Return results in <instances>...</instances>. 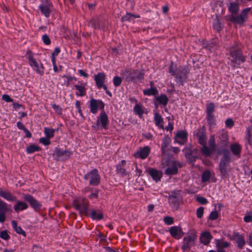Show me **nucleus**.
I'll return each instance as SVG.
<instances>
[{"instance_id":"f257e3e1","label":"nucleus","mask_w":252,"mask_h":252,"mask_svg":"<svg viewBox=\"0 0 252 252\" xmlns=\"http://www.w3.org/2000/svg\"><path fill=\"white\" fill-rule=\"evenodd\" d=\"M0 196L8 201L16 202V203L14 206V209L17 213L26 210L28 207V205L26 203L17 200L16 196L12 194L10 191L3 189L1 188H0Z\"/></svg>"},{"instance_id":"f03ea898","label":"nucleus","mask_w":252,"mask_h":252,"mask_svg":"<svg viewBox=\"0 0 252 252\" xmlns=\"http://www.w3.org/2000/svg\"><path fill=\"white\" fill-rule=\"evenodd\" d=\"M229 59L230 65L235 68L245 62V57L243 56L241 50L237 46L231 47L229 50Z\"/></svg>"},{"instance_id":"7ed1b4c3","label":"nucleus","mask_w":252,"mask_h":252,"mask_svg":"<svg viewBox=\"0 0 252 252\" xmlns=\"http://www.w3.org/2000/svg\"><path fill=\"white\" fill-rule=\"evenodd\" d=\"M250 11V8H245L240 14L227 15L225 17V19L227 21H230L234 24L241 26L246 22Z\"/></svg>"},{"instance_id":"20e7f679","label":"nucleus","mask_w":252,"mask_h":252,"mask_svg":"<svg viewBox=\"0 0 252 252\" xmlns=\"http://www.w3.org/2000/svg\"><path fill=\"white\" fill-rule=\"evenodd\" d=\"M26 56L28 59L29 65L33 70L39 75H43L44 73V67L41 62L34 59L33 53L30 50L27 52Z\"/></svg>"},{"instance_id":"39448f33","label":"nucleus","mask_w":252,"mask_h":252,"mask_svg":"<svg viewBox=\"0 0 252 252\" xmlns=\"http://www.w3.org/2000/svg\"><path fill=\"white\" fill-rule=\"evenodd\" d=\"M122 75L123 78L127 82L133 81L135 80H141L144 78V73L137 69H126L122 73Z\"/></svg>"},{"instance_id":"423d86ee","label":"nucleus","mask_w":252,"mask_h":252,"mask_svg":"<svg viewBox=\"0 0 252 252\" xmlns=\"http://www.w3.org/2000/svg\"><path fill=\"white\" fill-rule=\"evenodd\" d=\"M230 157L229 153H225L221 158L219 164V169L222 177H226L230 172L229 166Z\"/></svg>"},{"instance_id":"0eeeda50","label":"nucleus","mask_w":252,"mask_h":252,"mask_svg":"<svg viewBox=\"0 0 252 252\" xmlns=\"http://www.w3.org/2000/svg\"><path fill=\"white\" fill-rule=\"evenodd\" d=\"M86 180H88L89 184L92 186H98L100 182V176L96 169H94L87 173L84 177Z\"/></svg>"},{"instance_id":"6e6552de","label":"nucleus","mask_w":252,"mask_h":252,"mask_svg":"<svg viewBox=\"0 0 252 252\" xmlns=\"http://www.w3.org/2000/svg\"><path fill=\"white\" fill-rule=\"evenodd\" d=\"M108 123V116L106 113L102 111L97 117L96 122L92 126V127L95 130L99 129L100 127L104 129H107Z\"/></svg>"},{"instance_id":"1a4fd4ad","label":"nucleus","mask_w":252,"mask_h":252,"mask_svg":"<svg viewBox=\"0 0 252 252\" xmlns=\"http://www.w3.org/2000/svg\"><path fill=\"white\" fill-rule=\"evenodd\" d=\"M215 104L211 102L206 106V119L210 128H213L216 125V119L214 114Z\"/></svg>"},{"instance_id":"9d476101","label":"nucleus","mask_w":252,"mask_h":252,"mask_svg":"<svg viewBox=\"0 0 252 252\" xmlns=\"http://www.w3.org/2000/svg\"><path fill=\"white\" fill-rule=\"evenodd\" d=\"M73 205L80 213H88L89 202L85 198L79 197L74 200Z\"/></svg>"},{"instance_id":"9b49d317","label":"nucleus","mask_w":252,"mask_h":252,"mask_svg":"<svg viewBox=\"0 0 252 252\" xmlns=\"http://www.w3.org/2000/svg\"><path fill=\"white\" fill-rule=\"evenodd\" d=\"M223 4L222 1H218L214 7V10H215L216 8H218L216 9L218 14H216V19L213 22V28L217 32L220 31L222 27V24L221 23L220 19L218 15H220L223 12Z\"/></svg>"},{"instance_id":"f8f14e48","label":"nucleus","mask_w":252,"mask_h":252,"mask_svg":"<svg viewBox=\"0 0 252 252\" xmlns=\"http://www.w3.org/2000/svg\"><path fill=\"white\" fill-rule=\"evenodd\" d=\"M53 4L50 0H42V3L39 6L42 14L46 17H49L53 9Z\"/></svg>"},{"instance_id":"ddd939ff","label":"nucleus","mask_w":252,"mask_h":252,"mask_svg":"<svg viewBox=\"0 0 252 252\" xmlns=\"http://www.w3.org/2000/svg\"><path fill=\"white\" fill-rule=\"evenodd\" d=\"M182 164L176 160H172L168 163V166L165 171V174L168 175H175L178 173V168L182 167Z\"/></svg>"},{"instance_id":"4468645a","label":"nucleus","mask_w":252,"mask_h":252,"mask_svg":"<svg viewBox=\"0 0 252 252\" xmlns=\"http://www.w3.org/2000/svg\"><path fill=\"white\" fill-rule=\"evenodd\" d=\"M90 111L91 113L95 114L98 109H103L104 104L101 100L92 98L90 101Z\"/></svg>"},{"instance_id":"2eb2a0df","label":"nucleus","mask_w":252,"mask_h":252,"mask_svg":"<svg viewBox=\"0 0 252 252\" xmlns=\"http://www.w3.org/2000/svg\"><path fill=\"white\" fill-rule=\"evenodd\" d=\"M193 135L197 139L198 142L201 145L206 144L207 136L204 126H202L196 129L194 132Z\"/></svg>"},{"instance_id":"dca6fc26","label":"nucleus","mask_w":252,"mask_h":252,"mask_svg":"<svg viewBox=\"0 0 252 252\" xmlns=\"http://www.w3.org/2000/svg\"><path fill=\"white\" fill-rule=\"evenodd\" d=\"M72 152L69 150H63L60 148H56L54 156L57 160H64L69 158Z\"/></svg>"},{"instance_id":"f3484780","label":"nucleus","mask_w":252,"mask_h":252,"mask_svg":"<svg viewBox=\"0 0 252 252\" xmlns=\"http://www.w3.org/2000/svg\"><path fill=\"white\" fill-rule=\"evenodd\" d=\"M24 199L28 201L31 207L35 211H38L41 207V204L35 199L30 194H26L24 196Z\"/></svg>"},{"instance_id":"a211bd4d","label":"nucleus","mask_w":252,"mask_h":252,"mask_svg":"<svg viewBox=\"0 0 252 252\" xmlns=\"http://www.w3.org/2000/svg\"><path fill=\"white\" fill-rule=\"evenodd\" d=\"M10 210L8 205L0 199V223H3L6 220V213Z\"/></svg>"},{"instance_id":"6ab92c4d","label":"nucleus","mask_w":252,"mask_h":252,"mask_svg":"<svg viewBox=\"0 0 252 252\" xmlns=\"http://www.w3.org/2000/svg\"><path fill=\"white\" fill-rule=\"evenodd\" d=\"M169 232L172 237L176 239H181L184 235L181 227L178 226H173L170 228Z\"/></svg>"},{"instance_id":"aec40b11","label":"nucleus","mask_w":252,"mask_h":252,"mask_svg":"<svg viewBox=\"0 0 252 252\" xmlns=\"http://www.w3.org/2000/svg\"><path fill=\"white\" fill-rule=\"evenodd\" d=\"M73 88L77 91L76 96H84L86 94V83L79 81L78 84L73 85Z\"/></svg>"},{"instance_id":"412c9836","label":"nucleus","mask_w":252,"mask_h":252,"mask_svg":"<svg viewBox=\"0 0 252 252\" xmlns=\"http://www.w3.org/2000/svg\"><path fill=\"white\" fill-rule=\"evenodd\" d=\"M147 172L156 183L160 181L162 177V172L155 168H149Z\"/></svg>"},{"instance_id":"4be33fe9","label":"nucleus","mask_w":252,"mask_h":252,"mask_svg":"<svg viewBox=\"0 0 252 252\" xmlns=\"http://www.w3.org/2000/svg\"><path fill=\"white\" fill-rule=\"evenodd\" d=\"M188 138V133L186 131L181 130L178 132L175 136V141L180 145L184 144Z\"/></svg>"},{"instance_id":"5701e85b","label":"nucleus","mask_w":252,"mask_h":252,"mask_svg":"<svg viewBox=\"0 0 252 252\" xmlns=\"http://www.w3.org/2000/svg\"><path fill=\"white\" fill-rule=\"evenodd\" d=\"M151 149L149 147L145 146L143 148H140L137 151L135 156L136 158H139L141 159H145L148 157L150 154Z\"/></svg>"},{"instance_id":"b1692460","label":"nucleus","mask_w":252,"mask_h":252,"mask_svg":"<svg viewBox=\"0 0 252 252\" xmlns=\"http://www.w3.org/2000/svg\"><path fill=\"white\" fill-rule=\"evenodd\" d=\"M106 75L104 72H99L94 76L96 86L98 89H100L105 82Z\"/></svg>"},{"instance_id":"393cba45","label":"nucleus","mask_w":252,"mask_h":252,"mask_svg":"<svg viewBox=\"0 0 252 252\" xmlns=\"http://www.w3.org/2000/svg\"><path fill=\"white\" fill-rule=\"evenodd\" d=\"M233 239L237 244V246L240 249H242L246 244V241L244 236L238 232L233 233Z\"/></svg>"},{"instance_id":"a878e982","label":"nucleus","mask_w":252,"mask_h":252,"mask_svg":"<svg viewBox=\"0 0 252 252\" xmlns=\"http://www.w3.org/2000/svg\"><path fill=\"white\" fill-rule=\"evenodd\" d=\"M213 237L209 231H204L201 234L200 237V242L205 245H208Z\"/></svg>"},{"instance_id":"bb28decb","label":"nucleus","mask_w":252,"mask_h":252,"mask_svg":"<svg viewBox=\"0 0 252 252\" xmlns=\"http://www.w3.org/2000/svg\"><path fill=\"white\" fill-rule=\"evenodd\" d=\"M242 149V146L238 143H234L230 146V149L232 153L238 158L240 157Z\"/></svg>"},{"instance_id":"cd10ccee","label":"nucleus","mask_w":252,"mask_h":252,"mask_svg":"<svg viewBox=\"0 0 252 252\" xmlns=\"http://www.w3.org/2000/svg\"><path fill=\"white\" fill-rule=\"evenodd\" d=\"M183 244L182 249L184 252L189 250L194 245L193 239L190 236L185 237L183 239Z\"/></svg>"},{"instance_id":"c85d7f7f","label":"nucleus","mask_w":252,"mask_h":252,"mask_svg":"<svg viewBox=\"0 0 252 252\" xmlns=\"http://www.w3.org/2000/svg\"><path fill=\"white\" fill-rule=\"evenodd\" d=\"M155 99L157 100V101L155 102V105L156 107L158 106L159 104H162L164 106L166 105L168 101L167 96L164 94H162L159 96L156 97Z\"/></svg>"},{"instance_id":"c756f323","label":"nucleus","mask_w":252,"mask_h":252,"mask_svg":"<svg viewBox=\"0 0 252 252\" xmlns=\"http://www.w3.org/2000/svg\"><path fill=\"white\" fill-rule=\"evenodd\" d=\"M154 119L156 126L160 129H163V119L161 115L158 113L156 112L154 114Z\"/></svg>"},{"instance_id":"7c9ffc66","label":"nucleus","mask_w":252,"mask_h":252,"mask_svg":"<svg viewBox=\"0 0 252 252\" xmlns=\"http://www.w3.org/2000/svg\"><path fill=\"white\" fill-rule=\"evenodd\" d=\"M168 202L170 206L174 209H177L179 205V198L175 195H169Z\"/></svg>"},{"instance_id":"2f4dec72","label":"nucleus","mask_w":252,"mask_h":252,"mask_svg":"<svg viewBox=\"0 0 252 252\" xmlns=\"http://www.w3.org/2000/svg\"><path fill=\"white\" fill-rule=\"evenodd\" d=\"M228 11L232 15L236 14L239 11V4L235 2L230 3Z\"/></svg>"},{"instance_id":"473e14b6","label":"nucleus","mask_w":252,"mask_h":252,"mask_svg":"<svg viewBox=\"0 0 252 252\" xmlns=\"http://www.w3.org/2000/svg\"><path fill=\"white\" fill-rule=\"evenodd\" d=\"M246 139L247 140L248 143L252 145V124L251 126L247 127L246 130Z\"/></svg>"},{"instance_id":"72a5a7b5","label":"nucleus","mask_w":252,"mask_h":252,"mask_svg":"<svg viewBox=\"0 0 252 252\" xmlns=\"http://www.w3.org/2000/svg\"><path fill=\"white\" fill-rule=\"evenodd\" d=\"M158 93V89L156 87H151L149 89L143 90V94L145 95H155Z\"/></svg>"},{"instance_id":"f704fd0d","label":"nucleus","mask_w":252,"mask_h":252,"mask_svg":"<svg viewBox=\"0 0 252 252\" xmlns=\"http://www.w3.org/2000/svg\"><path fill=\"white\" fill-rule=\"evenodd\" d=\"M11 224L13 228L18 234H22L24 236L26 235L25 232L22 229L20 226L17 225V222L13 220L11 221Z\"/></svg>"},{"instance_id":"c9c22d12","label":"nucleus","mask_w":252,"mask_h":252,"mask_svg":"<svg viewBox=\"0 0 252 252\" xmlns=\"http://www.w3.org/2000/svg\"><path fill=\"white\" fill-rule=\"evenodd\" d=\"M202 146L203 147L201 149V153L206 157L210 156L212 153L214 151V150H212L211 148L207 147L206 144H204V145Z\"/></svg>"},{"instance_id":"e433bc0d","label":"nucleus","mask_w":252,"mask_h":252,"mask_svg":"<svg viewBox=\"0 0 252 252\" xmlns=\"http://www.w3.org/2000/svg\"><path fill=\"white\" fill-rule=\"evenodd\" d=\"M173 64L172 63L170 66L169 72L172 76H175L176 78L179 80V82H182L185 80V76L182 77L181 76L176 74L174 69L173 68Z\"/></svg>"},{"instance_id":"4c0bfd02","label":"nucleus","mask_w":252,"mask_h":252,"mask_svg":"<svg viewBox=\"0 0 252 252\" xmlns=\"http://www.w3.org/2000/svg\"><path fill=\"white\" fill-rule=\"evenodd\" d=\"M40 150V147L35 145H31L27 147L26 151L28 154H32L36 151H39Z\"/></svg>"},{"instance_id":"58836bf2","label":"nucleus","mask_w":252,"mask_h":252,"mask_svg":"<svg viewBox=\"0 0 252 252\" xmlns=\"http://www.w3.org/2000/svg\"><path fill=\"white\" fill-rule=\"evenodd\" d=\"M92 218L93 220H100L103 218V215L100 212H97L94 210L90 211Z\"/></svg>"},{"instance_id":"ea45409f","label":"nucleus","mask_w":252,"mask_h":252,"mask_svg":"<svg viewBox=\"0 0 252 252\" xmlns=\"http://www.w3.org/2000/svg\"><path fill=\"white\" fill-rule=\"evenodd\" d=\"M139 15H134L130 13H127L125 15L122 17V20L123 21H131L134 18H139Z\"/></svg>"},{"instance_id":"a19ab883","label":"nucleus","mask_w":252,"mask_h":252,"mask_svg":"<svg viewBox=\"0 0 252 252\" xmlns=\"http://www.w3.org/2000/svg\"><path fill=\"white\" fill-rule=\"evenodd\" d=\"M44 131L46 136L48 138H51L54 136L55 129L48 127H45Z\"/></svg>"},{"instance_id":"79ce46f5","label":"nucleus","mask_w":252,"mask_h":252,"mask_svg":"<svg viewBox=\"0 0 252 252\" xmlns=\"http://www.w3.org/2000/svg\"><path fill=\"white\" fill-rule=\"evenodd\" d=\"M134 111L136 114L141 117L144 113V111L141 105L136 104L133 108Z\"/></svg>"},{"instance_id":"37998d69","label":"nucleus","mask_w":252,"mask_h":252,"mask_svg":"<svg viewBox=\"0 0 252 252\" xmlns=\"http://www.w3.org/2000/svg\"><path fill=\"white\" fill-rule=\"evenodd\" d=\"M89 24L95 29H99L101 28L99 21L96 19H92L90 21Z\"/></svg>"},{"instance_id":"c03bdc74","label":"nucleus","mask_w":252,"mask_h":252,"mask_svg":"<svg viewBox=\"0 0 252 252\" xmlns=\"http://www.w3.org/2000/svg\"><path fill=\"white\" fill-rule=\"evenodd\" d=\"M169 144V141L168 138H165L163 139L161 144V153L164 154L166 151V148Z\"/></svg>"},{"instance_id":"a18cd8bd","label":"nucleus","mask_w":252,"mask_h":252,"mask_svg":"<svg viewBox=\"0 0 252 252\" xmlns=\"http://www.w3.org/2000/svg\"><path fill=\"white\" fill-rule=\"evenodd\" d=\"M116 171L118 174L123 176L127 175L126 169L123 167L121 166V165H117L116 166Z\"/></svg>"},{"instance_id":"49530a36","label":"nucleus","mask_w":252,"mask_h":252,"mask_svg":"<svg viewBox=\"0 0 252 252\" xmlns=\"http://www.w3.org/2000/svg\"><path fill=\"white\" fill-rule=\"evenodd\" d=\"M210 178V172L208 170L205 171L202 175L201 179L202 182L208 181Z\"/></svg>"},{"instance_id":"de8ad7c7","label":"nucleus","mask_w":252,"mask_h":252,"mask_svg":"<svg viewBox=\"0 0 252 252\" xmlns=\"http://www.w3.org/2000/svg\"><path fill=\"white\" fill-rule=\"evenodd\" d=\"M209 145L210 148H211L212 150H215L216 144H215V135H211L210 139L209 140Z\"/></svg>"},{"instance_id":"09e8293b","label":"nucleus","mask_w":252,"mask_h":252,"mask_svg":"<svg viewBox=\"0 0 252 252\" xmlns=\"http://www.w3.org/2000/svg\"><path fill=\"white\" fill-rule=\"evenodd\" d=\"M163 221L167 225H171L174 223V219L171 217L166 216L163 218Z\"/></svg>"},{"instance_id":"8fccbe9b","label":"nucleus","mask_w":252,"mask_h":252,"mask_svg":"<svg viewBox=\"0 0 252 252\" xmlns=\"http://www.w3.org/2000/svg\"><path fill=\"white\" fill-rule=\"evenodd\" d=\"M113 82L115 87H118L121 84L122 80L121 77L115 76L113 79Z\"/></svg>"},{"instance_id":"3c124183","label":"nucleus","mask_w":252,"mask_h":252,"mask_svg":"<svg viewBox=\"0 0 252 252\" xmlns=\"http://www.w3.org/2000/svg\"><path fill=\"white\" fill-rule=\"evenodd\" d=\"M229 246H230L229 243L226 241H222L218 242L217 244V247H221L223 249L228 248L229 247Z\"/></svg>"},{"instance_id":"603ef678","label":"nucleus","mask_w":252,"mask_h":252,"mask_svg":"<svg viewBox=\"0 0 252 252\" xmlns=\"http://www.w3.org/2000/svg\"><path fill=\"white\" fill-rule=\"evenodd\" d=\"M0 237L4 240H8L10 236L6 230H3L0 233Z\"/></svg>"},{"instance_id":"864d4df0","label":"nucleus","mask_w":252,"mask_h":252,"mask_svg":"<svg viewBox=\"0 0 252 252\" xmlns=\"http://www.w3.org/2000/svg\"><path fill=\"white\" fill-rule=\"evenodd\" d=\"M51 106L58 115L62 114V109L59 105H57L55 104H51Z\"/></svg>"},{"instance_id":"5fc2aeb1","label":"nucleus","mask_w":252,"mask_h":252,"mask_svg":"<svg viewBox=\"0 0 252 252\" xmlns=\"http://www.w3.org/2000/svg\"><path fill=\"white\" fill-rule=\"evenodd\" d=\"M50 138L46 137H41L39 139V142L42 143L45 146H47L50 144Z\"/></svg>"},{"instance_id":"6e6d98bb","label":"nucleus","mask_w":252,"mask_h":252,"mask_svg":"<svg viewBox=\"0 0 252 252\" xmlns=\"http://www.w3.org/2000/svg\"><path fill=\"white\" fill-rule=\"evenodd\" d=\"M204 213V208L202 207H200L198 208L196 210V216L199 219H200L202 217Z\"/></svg>"},{"instance_id":"4d7b16f0","label":"nucleus","mask_w":252,"mask_h":252,"mask_svg":"<svg viewBox=\"0 0 252 252\" xmlns=\"http://www.w3.org/2000/svg\"><path fill=\"white\" fill-rule=\"evenodd\" d=\"M196 200L201 204H206L208 201L206 198L202 196H198L196 197Z\"/></svg>"},{"instance_id":"13d9d810","label":"nucleus","mask_w":252,"mask_h":252,"mask_svg":"<svg viewBox=\"0 0 252 252\" xmlns=\"http://www.w3.org/2000/svg\"><path fill=\"white\" fill-rule=\"evenodd\" d=\"M225 124L226 126L231 128L234 126V122L232 119L229 118L226 120Z\"/></svg>"},{"instance_id":"bf43d9fd","label":"nucleus","mask_w":252,"mask_h":252,"mask_svg":"<svg viewBox=\"0 0 252 252\" xmlns=\"http://www.w3.org/2000/svg\"><path fill=\"white\" fill-rule=\"evenodd\" d=\"M218 218V212L217 211H214L211 212L209 215V219L211 220H215Z\"/></svg>"},{"instance_id":"052dcab7","label":"nucleus","mask_w":252,"mask_h":252,"mask_svg":"<svg viewBox=\"0 0 252 252\" xmlns=\"http://www.w3.org/2000/svg\"><path fill=\"white\" fill-rule=\"evenodd\" d=\"M43 42L46 45H49L51 43V40L49 36L47 34H44L42 37Z\"/></svg>"},{"instance_id":"680f3d73","label":"nucleus","mask_w":252,"mask_h":252,"mask_svg":"<svg viewBox=\"0 0 252 252\" xmlns=\"http://www.w3.org/2000/svg\"><path fill=\"white\" fill-rule=\"evenodd\" d=\"M2 98L3 100L6 102H12L13 99H12L9 95L7 94H3L2 96Z\"/></svg>"},{"instance_id":"e2e57ef3","label":"nucleus","mask_w":252,"mask_h":252,"mask_svg":"<svg viewBox=\"0 0 252 252\" xmlns=\"http://www.w3.org/2000/svg\"><path fill=\"white\" fill-rule=\"evenodd\" d=\"M245 222H250L252 221V213L251 214L246 215L244 218Z\"/></svg>"},{"instance_id":"0e129e2a","label":"nucleus","mask_w":252,"mask_h":252,"mask_svg":"<svg viewBox=\"0 0 252 252\" xmlns=\"http://www.w3.org/2000/svg\"><path fill=\"white\" fill-rule=\"evenodd\" d=\"M60 49L59 47H56L54 52L52 53V56H57L60 53Z\"/></svg>"},{"instance_id":"69168bd1","label":"nucleus","mask_w":252,"mask_h":252,"mask_svg":"<svg viewBox=\"0 0 252 252\" xmlns=\"http://www.w3.org/2000/svg\"><path fill=\"white\" fill-rule=\"evenodd\" d=\"M63 77H64V78H66V79H67L66 86H69V82L73 81V78L71 76H66L65 75H64L63 76Z\"/></svg>"},{"instance_id":"338daca9","label":"nucleus","mask_w":252,"mask_h":252,"mask_svg":"<svg viewBox=\"0 0 252 252\" xmlns=\"http://www.w3.org/2000/svg\"><path fill=\"white\" fill-rule=\"evenodd\" d=\"M78 71L79 75L81 76H83L84 77H87L88 76V74L82 69L78 70Z\"/></svg>"},{"instance_id":"774afa93","label":"nucleus","mask_w":252,"mask_h":252,"mask_svg":"<svg viewBox=\"0 0 252 252\" xmlns=\"http://www.w3.org/2000/svg\"><path fill=\"white\" fill-rule=\"evenodd\" d=\"M17 126L19 129H22L23 130L26 128L24 125L21 122H18L17 123Z\"/></svg>"}]
</instances>
